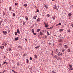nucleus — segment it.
Listing matches in <instances>:
<instances>
[{"label":"nucleus","instance_id":"nucleus-48","mask_svg":"<svg viewBox=\"0 0 73 73\" xmlns=\"http://www.w3.org/2000/svg\"><path fill=\"white\" fill-rule=\"evenodd\" d=\"M45 38H46V37H47V36H45Z\"/></svg>","mask_w":73,"mask_h":73},{"label":"nucleus","instance_id":"nucleus-40","mask_svg":"<svg viewBox=\"0 0 73 73\" xmlns=\"http://www.w3.org/2000/svg\"><path fill=\"white\" fill-rule=\"evenodd\" d=\"M62 52H64V51H65V50H64L62 49Z\"/></svg>","mask_w":73,"mask_h":73},{"label":"nucleus","instance_id":"nucleus-43","mask_svg":"<svg viewBox=\"0 0 73 73\" xmlns=\"http://www.w3.org/2000/svg\"><path fill=\"white\" fill-rule=\"evenodd\" d=\"M58 49H57L55 50L56 51V52H57V50H58Z\"/></svg>","mask_w":73,"mask_h":73},{"label":"nucleus","instance_id":"nucleus-11","mask_svg":"<svg viewBox=\"0 0 73 73\" xmlns=\"http://www.w3.org/2000/svg\"><path fill=\"white\" fill-rule=\"evenodd\" d=\"M37 18V16H35L33 17L34 19H36Z\"/></svg>","mask_w":73,"mask_h":73},{"label":"nucleus","instance_id":"nucleus-56","mask_svg":"<svg viewBox=\"0 0 73 73\" xmlns=\"http://www.w3.org/2000/svg\"><path fill=\"white\" fill-rule=\"evenodd\" d=\"M71 26H72V27H73V24H72L71 25Z\"/></svg>","mask_w":73,"mask_h":73},{"label":"nucleus","instance_id":"nucleus-21","mask_svg":"<svg viewBox=\"0 0 73 73\" xmlns=\"http://www.w3.org/2000/svg\"><path fill=\"white\" fill-rule=\"evenodd\" d=\"M51 55L53 56V51H52Z\"/></svg>","mask_w":73,"mask_h":73},{"label":"nucleus","instance_id":"nucleus-1","mask_svg":"<svg viewBox=\"0 0 73 73\" xmlns=\"http://www.w3.org/2000/svg\"><path fill=\"white\" fill-rule=\"evenodd\" d=\"M4 46H5V47L6 46V45H7V43L6 42H3V44Z\"/></svg>","mask_w":73,"mask_h":73},{"label":"nucleus","instance_id":"nucleus-28","mask_svg":"<svg viewBox=\"0 0 73 73\" xmlns=\"http://www.w3.org/2000/svg\"><path fill=\"white\" fill-rule=\"evenodd\" d=\"M47 16H48V17H49V16H50V15H49V14H48L47 15Z\"/></svg>","mask_w":73,"mask_h":73},{"label":"nucleus","instance_id":"nucleus-33","mask_svg":"<svg viewBox=\"0 0 73 73\" xmlns=\"http://www.w3.org/2000/svg\"><path fill=\"white\" fill-rule=\"evenodd\" d=\"M36 12H40V11H39L38 9H37V10L36 11Z\"/></svg>","mask_w":73,"mask_h":73},{"label":"nucleus","instance_id":"nucleus-35","mask_svg":"<svg viewBox=\"0 0 73 73\" xmlns=\"http://www.w3.org/2000/svg\"><path fill=\"white\" fill-rule=\"evenodd\" d=\"M59 45H60V46H62V44L60 43L59 44Z\"/></svg>","mask_w":73,"mask_h":73},{"label":"nucleus","instance_id":"nucleus-30","mask_svg":"<svg viewBox=\"0 0 73 73\" xmlns=\"http://www.w3.org/2000/svg\"><path fill=\"white\" fill-rule=\"evenodd\" d=\"M18 48H20L21 49V46H18Z\"/></svg>","mask_w":73,"mask_h":73},{"label":"nucleus","instance_id":"nucleus-18","mask_svg":"<svg viewBox=\"0 0 73 73\" xmlns=\"http://www.w3.org/2000/svg\"><path fill=\"white\" fill-rule=\"evenodd\" d=\"M44 25H48V23H46L44 22Z\"/></svg>","mask_w":73,"mask_h":73},{"label":"nucleus","instance_id":"nucleus-60","mask_svg":"<svg viewBox=\"0 0 73 73\" xmlns=\"http://www.w3.org/2000/svg\"><path fill=\"white\" fill-rule=\"evenodd\" d=\"M49 44L50 45V44H51L50 43H49Z\"/></svg>","mask_w":73,"mask_h":73},{"label":"nucleus","instance_id":"nucleus-22","mask_svg":"<svg viewBox=\"0 0 73 73\" xmlns=\"http://www.w3.org/2000/svg\"><path fill=\"white\" fill-rule=\"evenodd\" d=\"M11 9H12V7H10L9 8V11H11Z\"/></svg>","mask_w":73,"mask_h":73},{"label":"nucleus","instance_id":"nucleus-20","mask_svg":"<svg viewBox=\"0 0 73 73\" xmlns=\"http://www.w3.org/2000/svg\"><path fill=\"white\" fill-rule=\"evenodd\" d=\"M68 16L70 17L71 16H72V14L70 13H69V14H68Z\"/></svg>","mask_w":73,"mask_h":73},{"label":"nucleus","instance_id":"nucleus-53","mask_svg":"<svg viewBox=\"0 0 73 73\" xmlns=\"http://www.w3.org/2000/svg\"><path fill=\"white\" fill-rule=\"evenodd\" d=\"M6 72V70H4L3 72L4 73V72Z\"/></svg>","mask_w":73,"mask_h":73},{"label":"nucleus","instance_id":"nucleus-7","mask_svg":"<svg viewBox=\"0 0 73 73\" xmlns=\"http://www.w3.org/2000/svg\"><path fill=\"white\" fill-rule=\"evenodd\" d=\"M40 35L41 36H42V35H43V34L40 31Z\"/></svg>","mask_w":73,"mask_h":73},{"label":"nucleus","instance_id":"nucleus-13","mask_svg":"<svg viewBox=\"0 0 73 73\" xmlns=\"http://www.w3.org/2000/svg\"><path fill=\"white\" fill-rule=\"evenodd\" d=\"M40 31V29H38L37 30V31L38 32H39Z\"/></svg>","mask_w":73,"mask_h":73},{"label":"nucleus","instance_id":"nucleus-44","mask_svg":"<svg viewBox=\"0 0 73 73\" xmlns=\"http://www.w3.org/2000/svg\"><path fill=\"white\" fill-rule=\"evenodd\" d=\"M59 25H61V23H60L59 24Z\"/></svg>","mask_w":73,"mask_h":73},{"label":"nucleus","instance_id":"nucleus-45","mask_svg":"<svg viewBox=\"0 0 73 73\" xmlns=\"http://www.w3.org/2000/svg\"><path fill=\"white\" fill-rule=\"evenodd\" d=\"M68 69H69V70H70H70H71V69L70 68H69Z\"/></svg>","mask_w":73,"mask_h":73},{"label":"nucleus","instance_id":"nucleus-38","mask_svg":"<svg viewBox=\"0 0 73 73\" xmlns=\"http://www.w3.org/2000/svg\"><path fill=\"white\" fill-rule=\"evenodd\" d=\"M11 49L10 48H9V51H11Z\"/></svg>","mask_w":73,"mask_h":73},{"label":"nucleus","instance_id":"nucleus-4","mask_svg":"<svg viewBox=\"0 0 73 73\" xmlns=\"http://www.w3.org/2000/svg\"><path fill=\"white\" fill-rule=\"evenodd\" d=\"M3 33L4 34V35H6V34L7 33V32L6 31H4L3 32Z\"/></svg>","mask_w":73,"mask_h":73},{"label":"nucleus","instance_id":"nucleus-24","mask_svg":"<svg viewBox=\"0 0 73 73\" xmlns=\"http://www.w3.org/2000/svg\"><path fill=\"white\" fill-rule=\"evenodd\" d=\"M13 16H16V14H15V13H13Z\"/></svg>","mask_w":73,"mask_h":73},{"label":"nucleus","instance_id":"nucleus-8","mask_svg":"<svg viewBox=\"0 0 73 73\" xmlns=\"http://www.w3.org/2000/svg\"><path fill=\"white\" fill-rule=\"evenodd\" d=\"M25 17L26 19V20H27V21H28V17Z\"/></svg>","mask_w":73,"mask_h":73},{"label":"nucleus","instance_id":"nucleus-19","mask_svg":"<svg viewBox=\"0 0 73 73\" xmlns=\"http://www.w3.org/2000/svg\"><path fill=\"white\" fill-rule=\"evenodd\" d=\"M37 55H34V57H35V58H37Z\"/></svg>","mask_w":73,"mask_h":73},{"label":"nucleus","instance_id":"nucleus-34","mask_svg":"<svg viewBox=\"0 0 73 73\" xmlns=\"http://www.w3.org/2000/svg\"><path fill=\"white\" fill-rule=\"evenodd\" d=\"M2 23V21H0V25H1Z\"/></svg>","mask_w":73,"mask_h":73},{"label":"nucleus","instance_id":"nucleus-51","mask_svg":"<svg viewBox=\"0 0 73 73\" xmlns=\"http://www.w3.org/2000/svg\"><path fill=\"white\" fill-rule=\"evenodd\" d=\"M70 32V30H68V32Z\"/></svg>","mask_w":73,"mask_h":73},{"label":"nucleus","instance_id":"nucleus-15","mask_svg":"<svg viewBox=\"0 0 73 73\" xmlns=\"http://www.w3.org/2000/svg\"><path fill=\"white\" fill-rule=\"evenodd\" d=\"M39 21H40V19L39 18H38V19L37 20V22H38Z\"/></svg>","mask_w":73,"mask_h":73},{"label":"nucleus","instance_id":"nucleus-59","mask_svg":"<svg viewBox=\"0 0 73 73\" xmlns=\"http://www.w3.org/2000/svg\"><path fill=\"white\" fill-rule=\"evenodd\" d=\"M1 1H0V4H1Z\"/></svg>","mask_w":73,"mask_h":73},{"label":"nucleus","instance_id":"nucleus-2","mask_svg":"<svg viewBox=\"0 0 73 73\" xmlns=\"http://www.w3.org/2000/svg\"><path fill=\"white\" fill-rule=\"evenodd\" d=\"M17 32L18 34L19 35H20V29H17Z\"/></svg>","mask_w":73,"mask_h":73},{"label":"nucleus","instance_id":"nucleus-61","mask_svg":"<svg viewBox=\"0 0 73 73\" xmlns=\"http://www.w3.org/2000/svg\"><path fill=\"white\" fill-rule=\"evenodd\" d=\"M1 65L0 64V67H1Z\"/></svg>","mask_w":73,"mask_h":73},{"label":"nucleus","instance_id":"nucleus-23","mask_svg":"<svg viewBox=\"0 0 73 73\" xmlns=\"http://www.w3.org/2000/svg\"><path fill=\"white\" fill-rule=\"evenodd\" d=\"M47 35H50V34H49V32L48 31H47Z\"/></svg>","mask_w":73,"mask_h":73},{"label":"nucleus","instance_id":"nucleus-31","mask_svg":"<svg viewBox=\"0 0 73 73\" xmlns=\"http://www.w3.org/2000/svg\"><path fill=\"white\" fill-rule=\"evenodd\" d=\"M53 28V27L52 26V27H50V28H48V29H52V28Z\"/></svg>","mask_w":73,"mask_h":73},{"label":"nucleus","instance_id":"nucleus-63","mask_svg":"<svg viewBox=\"0 0 73 73\" xmlns=\"http://www.w3.org/2000/svg\"><path fill=\"white\" fill-rule=\"evenodd\" d=\"M54 72V70H53L52 71V72Z\"/></svg>","mask_w":73,"mask_h":73},{"label":"nucleus","instance_id":"nucleus-41","mask_svg":"<svg viewBox=\"0 0 73 73\" xmlns=\"http://www.w3.org/2000/svg\"><path fill=\"white\" fill-rule=\"evenodd\" d=\"M33 34L34 35H36V33H33Z\"/></svg>","mask_w":73,"mask_h":73},{"label":"nucleus","instance_id":"nucleus-27","mask_svg":"<svg viewBox=\"0 0 73 73\" xmlns=\"http://www.w3.org/2000/svg\"><path fill=\"white\" fill-rule=\"evenodd\" d=\"M12 71H13V72H14V73H17V72H16V71H15L14 70H13Z\"/></svg>","mask_w":73,"mask_h":73},{"label":"nucleus","instance_id":"nucleus-17","mask_svg":"<svg viewBox=\"0 0 73 73\" xmlns=\"http://www.w3.org/2000/svg\"><path fill=\"white\" fill-rule=\"evenodd\" d=\"M65 48H66V49H67V48H68V46L67 45H65Z\"/></svg>","mask_w":73,"mask_h":73},{"label":"nucleus","instance_id":"nucleus-25","mask_svg":"<svg viewBox=\"0 0 73 73\" xmlns=\"http://www.w3.org/2000/svg\"><path fill=\"white\" fill-rule=\"evenodd\" d=\"M23 6H25V7H27V4H25Z\"/></svg>","mask_w":73,"mask_h":73},{"label":"nucleus","instance_id":"nucleus-57","mask_svg":"<svg viewBox=\"0 0 73 73\" xmlns=\"http://www.w3.org/2000/svg\"><path fill=\"white\" fill-rule=\"evenodd\" d=\"M71 70H73V68H71Z\"/></svg>","mask_w":73,"mask_h":73},{"label":"nucleus","instance_id":"nucleus-10","mask_svg":"<svg viewBox=\"0 0 73 73\" xmlns=\"http://www.w3.org/2000/svg\"><path fill=\"white\" fill-rule=\"evenodd\" d=\"M60 32H62V31H64V29H61L59 30Z\"/></svg>","mask_w":73,"mask_h":73},{"label":"nucleus","instance_id":"nucleus-52","mask_svg":"<svg viewBox=\"0 0 73 73\" xmlns=\"http://www.w3.org/2000/svg\"><path fill=\"white\" fill-rule=\"evenodd\" d=\"M36 24H37V22H35V25H36Z\"/></svg>","mask_w":73,"mask_h":73},{"label":"nucleus","instance_id":"nucleus-12","mask_svg":"<svg viewBox=\"0 0 73 73\" xmlns=\"http://www.w3.org/2000/svg\"><path fill=\"white\" fill-rule=\"evenodd\" d=\"M67 51L68 52H70V49H68L67 50Z\"/></svg>","mask_w":73,"mask_h":73},{"label":"nucleus","instance_id":"nucleus-29","mask_svg":"<svg viewBox=\"0 0 73 73\" xmlns=\"http://www.w3.org/2000/svg\"><path fill=\"white\" fill-rule=\"evenodd\" d=\"M17 32H15V35H17Z\"/></svg>","mask_w":73,"mask_h":73},{"label":"nucleus","instance_id":"nucleus-6","mask_svg":"<svg viewBox=\"0 0 73 73\" xmlns=\"http://www.w3.org/2000/svg\"><path fill=\"white\" fill-rule=\"evenodd\" d=\"M0 48L1 49H3L4 48V46H1L0 47Z\"/></svg>","mask_w":73,"mask_h":73},{"label":"nucleus","instance_id":"nucleus-9","mask_svg":"<svg viewBox=\"0 0 73 73\" xmlns=\"http://www.w3.org/2000/svg\"><path fill=\"white\" fill-rule=\"evenodd\" d=\"M15 40L16 41H17V40H18L19 39H18V37H16V38H15Z\"/></svg>","mask_w":73,"mask_h":73},{"label":"nucleus","instance_id":"nucleus-50","mask_svg":"<svg viewBox=\"0 0 73 73\" xmlns=\"http://www.w3.org/2000/svg\"><path fill=\"white\" fill-rule=\"evenodd\" d=\"M8 32L9 33V32H10V30H9L8 31Z\"/></svg>","mask_w":73,"mask_h":73},{"label":"nucleus","instance_id":"nucleus-54","mask_svg":"<svg viewBox=\"0 0 73 73\" xmlns=\"http://www.w3.org/2000/svg\"><path fill=\"white\" fill-rule=\"evenodd\" d=\"M0 73H4V72H0Z\"/></svg>","mask_w":73,"mask_h":73},{"label":"nucleus","instance_id":"nucleus-37","mask_svg":"<svg viewBox=\"0 0 73 73\" xmlns=\"http://www.w3.org/2000/svg\"><path fill=\"white\" fill-rule=\"evenodd\" d=\"M15 5H17L18 4V3H15Z\"/></svg>","mask_w":73,"mask_h":73},{"label":"nucleus","instance_id":"nucleus-49","mask_svg":"<svg viewBox=\"0 0 73 73\" xmlns=\"http://www.w3.org/2000/svg\"><path fill=\"white\" fill-rule=\"evenodd\" d=\"M56 19V18H55V17H53V19Z\"/></svg>","mask_w":73,"mask_h":73},{"label":"nucleus","instance_id":"nucleus-3","mask_svg":"<svg viewBox=\"0 0 73 73\" xmlns=\"http://www.w3.org/2000/svg\"><path fill=\"white\" fill-rule=\"evenodd\" d=\"M54 8V9H57V10H58V8H57V7L56 5L54 6V7H53Z\"/></svg>","mask_w":73,"mask_h":73},{"label":"nucleus","instance_id":"nucleus-47","mask_svg":"<svg viewBox=\"0 0 73 73\" xmlns=\"http://www.w3.org/2000/svg\"><path fill=\"white\" fill-rule=\"evenodd\" d=\"M6 64V62H4L3 64L4 65V64Z\"/></svg>","mask_w":73,"mask_h":73},{"label":"nucleus","instance_id":"nucleus-58","mask_svg":"<svg viewBox=\"0 0 73 73\" xmlns=\"http://www.w3.org/2000/svg\"><path fill=\"white\" fill-rule=\"evenodd\" d=\"M24 24H25V23L24 22L23 23V25H24Z\"/></svg>","mask_w":73,"mask_h":73},{"label":"nucleus","instance_id":"nucleus-55","mask_svg":"<svg viewBox=\"0 0 73 73\" xmlns=\"http://www.w3.org/2000/svg\"><path fill=\"white\" fill-rule=\"evenodd\" d=\"M42 32H44V31L43 30H42Z\"/></svg>","mask_w":73,"mask_h":73},{"label":"nucleus","instance_id":"nucleus-36","mask_svg":"<svg viewBox=\"0 0 73 73\" xmlns=\"http://www.w3.org/2000/svg\"><path fill=\"white\" fill-rule=\"evenodd\" d=\"M30 59L31 60H32V57H30Z\"/></svg>","mask_w":73,"mask_h":73},{"label":"nucleus","instance_id":"nucleus-26","mask_svg":"<svg viewBox=\"0 0 73 73\" xmlns=\"http://www.w3.org/2000/svg\"><path fill=\"white\" fill-rule=\"evenodd\" d=\"M38 48H40V46H38L35 47L36 49H38Z\"/></svg>","mask_w":73,"mask_h":73},{"label":"nucleus","instance_id":"nucleus-16","mask_svg":"<svg viewBox=\"0 0 73 73\" xmlns=\"http://www.w3.org/2000/svg\"><path fill=\"white\" fill-rule=\"evenodd\" d=\"M34 30H35L34 29H32V32H33V33H34V32H35L34 31Z\"/></svg>","mask_w":73,"mask_h":73},{"label":"nucleus","instance_id":"nucleus-42","mask_svg":"<svg viewBox=\"0 0 73 73\" xmlns=\"http://www.w3.org/2000/svg\"><path fill=\"white\" fill-rule=\"evenodd\" d=\"M26 61L28 63V61H29L28 59H26Z\"/></svg>","mask_w":73,"mask_h":73},{"label":"nucleus","instance_id":"nucleus-64","mask_svg":"<svg viewBox=\"0 0 73 73\" xmlns=\"http://www.w3.org/2000/svg\"><path fill=\"white\" fill-rule=\"evenodd\" d=\"M59 25V24H57L56 25V26H58V25Z\"/></svg>","mask_w":73,"mask_h":73},{"label":"nucleus","instance_id":"nucleus-5","mask_svg":"<svg viewBox=\"0 0 73 73\" xmlns=\"http://www.w3.org/2000/svg\"><path fill=\"white\" fill-rule=\"evenodd\" d=\"M58 41H59V42H63V40H62V39H59L58 40Z\"/></svg>","mask_w":73,"mask_h":73},{"label":"nucleus","instance_id":"nucleus-14","mask_svg":"<svg viewBox=\"0 0 73 73\" xmlns=\"http://www.w3.org/2000/svg\"><path fill=\"white\" fill-rule=\"evenodd\" d=\"M69 67L70 68V69H72V65H69Z\"/></svg>","mask_w":73,"mask_h":73},{"label":"nucleus","instance_id":"nucleus-46","mask_svg":"<svg viewBox=\"0 0 73 73\" xmlns=\"http://www.w3.org/2000/svg\"><path fill=\"white\" fill-rule=\"evenodd\" d=\"M23 57H25V54H24V55H23Z\"/></svg>","mask_w":73,"mask_h":73},{"label":"nucleus","instance_id":"nucleus-32","mask_svg":"<svg viewBox=\"0 0 73 73\" xmlns=\"http://www.w3.org/2000/svg\"><path fill=\"white\" fill-rule=\"evenodd\" d=\"M45 6L46 8H48V7H47V6H46V5H45Z\"/></svg>","mask_w":73,"mask_h":73},{"label":"nucleus","instance_id":"nucleus-62","mask_svg":"<svg viewBox=\"0 0 73 73\" xmlns=\"http://www.w3.org/2000/svg\"><path fill=\"white\" fill-rule=\"evenodd\" d=\"M25 40H26V41H27V39H25Z\"/></svg>","mask_w":73,"mask_h":73},{"label":"nucleus","instance_id":"nucleus-39","mask_svg":"<svg viewBox=\"0 0 73 73\" xmlns=\"http://www.w3.org/2000/svg\"><path fill=\"white\" fill-rule=\"evenodd\" d=\"M48 27V25H45V27Z\"/></svg>","mask_w":73,"mask_h":73}]
</instances>
